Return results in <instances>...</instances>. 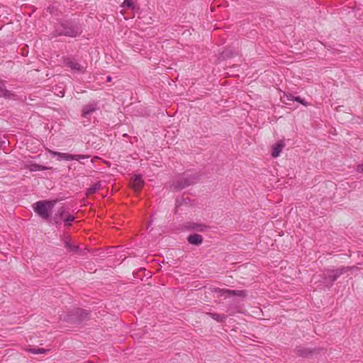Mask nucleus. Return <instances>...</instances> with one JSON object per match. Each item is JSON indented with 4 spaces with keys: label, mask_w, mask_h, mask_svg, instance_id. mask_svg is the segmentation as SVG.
<instances>
[{
    "label": "nucleus",
    "mask_w": 363,
    "mask_h": 363,
    "mask_svg": "<svg viewBox=\"0 0 363 363\" xmlns=\"http://www.w3.org/2000/svg\"><path fill=\"white\" fill-rule=\"evenodd\" d=\"M357 172H359V173H362L363 174V164H359L357 167Z\"/></svg>",
    "instance_id": "28"
},
{
    "label": "nucleus",
    "mask_w": 363,
    "mask_h": 363,
    "mask_svg": "<svg viewBox=\"0 0 363 363\" xmlns=\"http://www.w3.org/2000/svg\"><path fill=\"white\" fill-rule=\"evenodd\" d=\"M82 33L80 26L72 21H64L58 23L52 33V35L67 36L70 38H76Z\"/></svg>",
    "instance_id": "1"
},
{
    "label": "nucleus",
    "mask_w": 363,
    "mask_h": 363,
    "mask_svg": "<svg viewBox=\"0 0 363 363\" xmlns=\"http://www.w3.org/2000/svg\"><path fill=\"white\" fill-rule=\"evenodd\" d=\"M14 96V94L6 89L5 81L0 79V97H4L6 99H13Z\"/></svg>",
    "instance_id": "10"
},
{
    "label": "nucleus",
    "mask_w": 363,
    "mask_h": 363,
    "mask_svg": "<svg viewBox=\"0 0 363 363\" xmlns=\"http://www.w3.org/2000/svg\"><path fill=\"white\" fill-rule=\"evenodd\" d=\"M89 318V311L82 308H77L61 318L64 321L73 325H80Z\"/></svg>",
    "instance_id": "2"
},
{
    "label": "nucleus",
    "mask_w": 363,
    "mask_h": 363,
    "mask_svg": "<svg viewBox=\"0 0 363 363\" xmlns=\"http://www.w3.org/2000/svg\"><path fill=\"white\" fill-rule=\"evenodd\" d=\"M198 177L196 175H186L179 177L173 183V188L175 190H182L196 182Z\"/></svg>",
    "instance_id": "4"
},
{
    "label": "nucleus",
    "mask_w": 363,
    "mask_h": 363,
    "mask_svg": "<svg viewBox=\"0 0 363 363\" xmlns=\"http://www.w3.org/2000/svg\"><path fill=\"white\" fill-rule=\"evenodd\" d=\"M62 220H63V218L59 216L58 213H55L50 221L55 224H58L60 223Z\"/></svg>",
    "instance_id": "22"
},
{
    "label": "nucleus",
    "mask_w": 363,
    "mask_h": 363,
    "mask_svg": "<svg viewBox=\"0 0 363 363\" xmlns=\"http://www.w3.org/2000/svg\"><path fill=\"white\" fill-rule=\"evenodd\" d=\"M65 64L72 70L75 72H84L85 69L75 59L67 57L65 60Z\"/></svg>",
    "instance_id": "9"
},
{
    "label": "nucleus",
    "mask_w": 363,
    "mask_h": 363,
    "mask_svg": "<svg viewBox=\"0 0 363 363\" xmlns=\"http://www.w3.org/2000/svg\"><path fill=\"white\" fill-rule=\"evenodd\" d=\"M223 57H231L233 55V53L230 51L229 52L228 50L223 52Z\"/></svg>",
    "instance_id": "27"
},
{
    "label": "nucleus",
    "mask_w": 363,
    "mask_h": 363,
    "mask_svg": "<svg viewBox=\"0 0 363 363\" xmlns=\"http://www.w3.org/2000/svg\"><path fill=\"white\" fill-rule=\"evenodd\" d=\"M7 143H8V140L5 136H3V137L0 136V150L4 149Z\"/></svg>",
    "instance_id": "24"
},
{
    "label": "nucleus",
    "mask_w": 363,
    "mask_h": 363,
    "mask_svg": "<svg viewBox=\"0 0 363 363\" xmlns=\"http://www.w3.org/2000/svg\"><path fill=\"white\" fill-rule=\"evenodd\" d=\"M122 6L131 9H134L133 2L131 0H125L122 4Z\"/></svg>",
    "instance_id": "21"
},
{
    "label": "nucleus",
    "mask_w": 363,
    "mask_h": 363,
    "mask_svg": "<svg viewBox=\"0 0 363 363\" xmlns=\"http://www.w3.org/2000/svg\"><path fill=\"white\" fill-rule=\"evenodd\" d=\"M186 228L187 230H192L198 232H204L209 228V227L203 223H188L186 225Z\"/></svg>",
    "instance_id": "11"
},
{
    "label": "nucleus",
    "mask_w": 363,
    "mask_h": 363,
    "mask_svg": "<svg viewBox=\"0 0 363 363\" xmlns=\"http://www.w3.org/2000/svg\"><path fill=\"white\" fill-rule=\"evenodd\" d=\"M48 152L50 153L51 155L53 157L57 156V160H79L80 159H85L89 158V155H72L68 153H64V152H60L57 151H53L51 150H49Z\"/></svg>",
    "instance_id": "6"
},
{
    "label": "nucleus",
    "mask_w": 363,
    "mask_h": 363,
    "mask_svg": "<svg viewBox=\"0 0 363 363\" xmlns=\"http://www.w3.org/2000/svg\"><path fill=\"white\" fill-rule=\"evenodd\" d=\"M56 213H58L59 216L64 218V214L65 213V208L64 207L60 208Z\"/></svg>",
    "instance_id": "25"
},
{
    "label": "nucleus",
    "mask_w": 363,
    "mask_h": 363,
    "mask_svg": "<svg viewBox=\"0 0 363 363\" xmlns=\"http://www.w3.org/2000/svg\"><path fill=\"white\" fill-rule=\"evenodd\" d=\"M294 101H298L303 105H306V103L304 101L303 99H301L300 96H294Z\"/></svg>",
    "instance_id": "26"
},
{
    "label": "nucleus",
    "mask_w": 363,
    "mask_h": 363,
    "mask_svg": "<svg viewBox=\"0 0 363 363\" xmlns=\"http://www.w3.org/2000/svg\"><path fill=\"white\" fill-rule=\"evenodd\" d=\"M355 267H342L336 269H328L324 273V278L328 279L332 283L335 281L342 274L350 270L355 269Z\"/></svg>",
    "instance_id": "5"
},
{
    "label": "nucleus",
    "mask_w": 363,
    "mask_h": 363,
    "mask_svg": "<svg viewBox=\"0 0 363 363\" xmlns=\"http://www.w3.org/2000/svg\"><path fill=\"white\" fill-rule=\"evenodd\" d=\"M313 353V351L311 349L303 347H297L296 349V354L298 356L303 357H308Z\"/></svg>",
    "instance_id": "14"
},
{
    "label": "nucleus",
    "mask_w": 363,
    "mask_h": 363,
    "mask_svg": "<svg viewBox=\"0 0 363 363\" xmlns=\"http://www.w3.org/2000/svg\"><path fill=\"white\" fill-rule=\"evenodd\" d=\"M285 146V143L283 140L279 141L274 145L272 146V156L273 157H277L279 156L280 152L282 151Z\"/></svg>",
    "instance_id": "13"
},
{
    "label": "nucleus",
    "mask_w": 363,
    "mask_h": 363,
    "mask_svg": "<svg viewBox=\"0 0 363 363\" xmlns=\"http://www.w3.org/2000/svg\"><path fill=\"white\" fill-rule=\"evenodd\" d=\"M106 80H107V82H111V77L108 76Z\"/></svg>",
    "instance_id": "30"
},
{
    "label": "nucleus",
    "mask_w": 363,
    "mask_h": 363,
    "mask_svg": "<svg viewBox=\"0 0 363 363\" xmlns=\"http://www.w3.org/2000/svg\"><path fill=\"white\" fill-rule=\"evenodd\" d=\"M208 315L213 319L217 320L219 323H223L225 320L226 316L216 313H208Z\"/></svg>",
    "instance_id": "18"
},
{
    "label": "nucleus",
    "mask_w": 363,
    "mask_h": 363,
    "mask_svg": "<svg viewBox=\"0 0 363 363\" xmlns=\"http://www.w3.org/2000/svg\"><path fill=\"white\" fill-rule=\"evenodd\" d=\"M63 242L69 252H77L79 250L78 246L72 244L67 237L63 238Z\"/></svg>",
    "instance_id": "15"
},
{
    "label": "nucleus",
    "mask_w": 363,
    "mask_h": 363,
    "mask_svg": "<svg viewBox=\"0 0 363 363\" xmlns=\"http://www.w3.org/2000/svg\"><path fill=\"white\" fill-rule=\"evenodd\" d=\"M53 204L49 201H39L33 204L34 211L43 219L48 220L50 218V210Z\"/></svg>",
    "instance_id": "3"
},
{
    "label": "nucleus",
    "mask_w": 363,
    "mask_h": 363,
    "mask_svg": "<svg viewBox=\"0 0 363 363\" xmlns=\"http://www.w3.org/2000/svg\"><path fill=\"white\" fill-rule=\"evenodd\" d=\"M286 97L288 101H294V96H293L292 94H286Z\"/></svg>",
    "instance_id": "29"
},
{
    "label": "nucleus",
    "mask_w": 363,
    "mask_h": 363,
    "mask_svg": "<svg viewBox=\"0 0 363 363\" xmlns=\"http://www.w3.org/2000/svg\"><path fill=\"white\" fill-rule=\"evenodd\" d=\"M74 217L70 214L67 215L65 218H63L65 225H71V223L74 221Z\"/></svg>",
    "instance_id": "20"
},
{
    "label": "nucleus",
    "mask_w": 363,
    "mask_h": 363,
    "mask_svg": "<svg viewBox=\"0 0 363 363\" xmlns=\"http://www.w3.org/2000/svg\"><path fill=\"white\" fill-rule=\"evenodd\" d=\"M215 292L218 293L220 296H225V297L235 296L245 298L247 295L246 290H230L218 288L215 289Z\"/></svg>",
    "instance_id": "7"
},
{
    "label": "nucleus",
    "mask_w": 363,
    "mask_h": 363,
    "mask_svg": "<svg viewBox=\"0 0 363 363\" xmlns=\"http://www.w3.org/2000/svg\"><path fill=\"white\" fill-rule=\"evenodd\" d=\"M28 169L31 172H35V171L50 169H52V167H48L43 166V165L35 163V164H30L28 166Z\"/></svg>",
    "instance_id": "17"
},
{
    "label": "nucleus",
    "mask_w": 363,
    "mask_h": 363,
    "mask_svg": "<svg viewBox=\"0 0 363 363\" xmlns=\"http://www.w3.org/2000/svg\"><path fill=\"white\" fill-rule=\"evenodd\" d=\"M29 351L33 354H41L45 353L46 352V350L43 348H32L30 349Z\"/></svg>",
    "instance_id": "23"
},
{
    "label": "nucleus",
    "mask_w": 363,
    "mask_h": 363,
    "mask_svg": "<svg viewBox=\"0 0 363 363\" xmlns=\"http://www.w3.org/2000/svg\"><path fill=\"white\" fill-rule=\"evenodd\" d=\"M100 187H101V184L99 182L96 183L87 189V194H93L95 192H96V191L99 190L100 189Z\"/></svg>",
    "instance_id": "19"
},
{
    "label": "nucleus",
    "mask_w": 363,
    "mask_h": 363,
    "mask_svg": "<svg viewBox=\"0 0 363 363\" xmlns=\"http://www.w3.org/2000/svg\"><path fill=\"white\" fill-rule=\"evenodd\" d=\"M99 109V103L95 101H91L87 104L83 106L82 108V116L87 118L90 115Z\"/></svg>",
    "instance_id": "8"
},
{
    "label": "nucleus",
    "mask_w": 363,
    "mask_h": 363,
    "mask_svg": "<svg viewBox=\"0 0 363 363\" xmlns=\"http://www.w3.org/2000/svg\"><path fill=\"white\" fill-rule=\"evenodd\" d=\"M203 237L201 235L194 233L191 234L187 237V241L194 245L199 246L203 242Z\"/></svg>",
    "instance_id": "12"
},
{
    "label": "nucleus",
    "mask_w": 363,
    "mask_h": 363,
    "mask_svg": "<svg viewBox=\"0 0 363 363\" xmlns=\"http://www.w3.org/2000/svg\"><path fill=\"white\" fill-rule=\"evenodd\" d=\"M144 184V182L142 179V177L140 175H135L133 181V187L135 190L140 189Z\"/></svg>",
    "instance_id": "16"
}]
</instances>
